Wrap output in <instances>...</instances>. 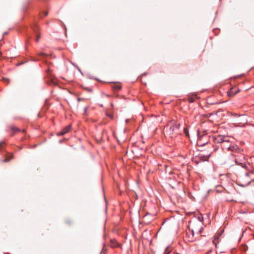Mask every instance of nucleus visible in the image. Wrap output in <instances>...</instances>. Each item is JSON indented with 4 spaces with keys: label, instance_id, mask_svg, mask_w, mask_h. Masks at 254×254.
Returning <instances> with one entry per match:
<instances>
[{
    "label": "nucleus",
    "instance_id": "nucleus-11",
    "mask_svg": "<svg viewBox=\"0 0 254 254\" xmlns=\"http://www.w3.org/2000/svg\"><path fill=\"white\" fill-rule=\"evenodd\" d=\"M221 235V233H219L218 236H216L214 237V240H213V244L217 246L218 243H219V237Z\"/></svg>",
    "mask_w": 254,
    "mask_h": 254
},
{
    "label": "nucleus",
    "instance_id": "nucleus-27",
    "mask_svg": "<svg viewBox=\"0 0 254 254\" xmlns=\"http://www.w3.org/2000/svg\"><path fill=\"white\" fill-rule=\"evenodd\" d=\"M87 90L89 91V92H92V90L91 89H88Z\"/></svg>",
    "mask_w": 254,
    "mask_h": 254
},
{
    "label": "nucleus",
    "instance_id": "nucleus-5",
    "mask_svg": "<svg viewBox=\"0 0 254 254\" xmlns=\"http://www.w3.org/2000/svg\"><path fill=\"white\" fill-rule=\"evenodd\" d=\"M212 139L215 143H229L230 142V138L228 136L224 135H214Z\"/></svg>",
    "mask_w": 254,
    "mask_h": 254
},
{
    "label": "nucleus",
    "instance_id": "nucleus-15",
    "mask_svg": "<svg viewBox=\"0 0 254 254\" xmlns=\"http://www.w3.org/2000/svg\"><path fill=\"white\" fill-rule=\"evenodd\" d=\"M196 215H197V221L196 222H200L202 223L203 218L202 214H201L200 213H197Z\"/></svg>",
    "mask_w": 254,
    "mask_h": 254
},
{
    "label": "nucleus",
    "instance_id": "nucleus-1",
    "mask_svg": "<svg viewBox=\"0 0 254 254\" xmlns=\"http://www.w3.org/2000/svg\"><path fill=\"white\" fill-rule=\"evenodd\" d=\"M243 167L244 168L245 171L239 176L238 182L240 186L245 187L254 180V171L250 165L249 166H243Z\"/></svg>",
    "mask_w": 254,
    "mask_h": 254
},
{
    "label": "nucleus",
    "instance_id": "nucleus-9",
    "mask_svg": "<svg viewBox=\"0 0 254 254\" xmlns=\"http://www.w3.org/2000/svg\"><path fill=\"white\" fill-rule=\"evenodd\" d=\"M238 92V90L235 88H231L227 92V95L229 97H233Z\"/></svg>",
    "mask_w": 254,
    "mask_h": 254
},
{
    "label": "nucleus",
    "instance_id": "nucleus-7",
    "mask_svg": "<svg viewBox=\"0 0 254 254\" xmlns=\"http://www.w3.org/2000/svg\"><path fill=\"white\" fill-rule=\"evenodd\" d=\"M229 149L228 150L231 151L233 152H239L240 151V149L239 148V147L234 144H231L229 146Z\"/></svg>",
    "mask_w": 254,
    "mask_h": 254
},
{
    "label": "nucleus",
    "instance_id": "nucleus-24",
    "mask_svg": "<svg viewBox=\"0 0 254 254\" xmlns=\"http://www.w3.org/2000/svg\"><path fill=\"white\" fill-rule=\"evenodd\" d=\"M44 56H45V54L43 52H41L39 54V56H40V57H43Z\"/></svg>",
    "mask_w": 254,
    "mask_h": 254
},
{
    "label": "nucleus",
    "instance_id": "nucleus-20",
    "mask_svg": "<svg viewBox=\"0 0 254 254\" xmlns=\"http://www.w3.org/2000/svg\"><path fill=\"white\" fill-rule=\"evenodd\" d=\"M184 132L186 136L189 137V129L187 127H185L184 128Z\"/></svg>",
    "mask_w": 254,
    "mask_h": 254
},
{
    "label": "nucleus",
    "instance_id": "nucleus-6",
    "mask_svg": "<svg viewBox=\"0 0 254 254\" xmlns=\"http://www.w3.org/2000/svg\"><path fill=\"white\" fill-rule=\"evenodd\" d=\"M187 238L190 242H193L196 240V237H194V232L191 230L190 228H188V230L186 232Z\"/></svg>",
    "mask_w": 254,
    "mask_h": 254
},
{
    "label": "nucleus",
    "instance_id": "nucleus-4",
    "mask_svg": "<svg viewBox=\"0 0 254 254\" xmlns=\"http://www.w3.org/2000/svg\"><path fill=\"white\" fill-rule=\"evenodd\" d=\"M197 144L198 145L203 146L208 143V136L206 131L203 134H201L200 132L198 130L197 131Z\"/></svg>",
    "mask_w": 254,
    "mask_h": 254
},
{
    "label": "nucleus",
    "instance_id": "nucleus-18",
    "mask_svg": "<svg viewBox=\"0 0 254 254\" xmlns=\"http://www.w3.org/2000/svg\"><path fill=\"white\" fill-rule=\"evenodd\" d=\"M13 158V155L12 154L10 155L9 156H8L5 158V159L3 160V162H8L10 160H11Z\"/></svg>",
    "mask_w": 254,
    "mask_h": 254
},
{
    "label": "nucleus",
    "instance_id": "nucleus-8",
    "mask_svg": "<svg viewBox=\"0 0 254 254\" xmlns=\"http://www.w3.org/2000/svg\"><path fill=\"white\" fill-rule=\"evenodd\" d=\"M71 125H68L67 126L64 127L61 131V132L59 133V134L61 135L65 134V133H67L71 129Z\"/></svg>",
    "mask_w": 254,
    "mask_h": 254
},
{
    "label": "nucleus",
    "instance_id": "nucleus-16",
    "mask_svg": "<svg viewBox=\"0 0 254 254\" xmlns=\"http://www.w3.org/2000/svg\"><path fill=\"white\" fill-rule=\"evenodd\" d=\"M112 88L114 91H118L121 89V86L120 84H115L113 85Z\"/></svg>",
    "mask_w": 254,
    "mask_h": 254
},
{
    "label": "nucleus",
    "instance_id": "nucleus-2",
    "mask_svg": "<svg viewBox=\"0 0 254 254\" xmlns=\"http://www.w3.org/2000/svg\"><path fill=\"white\" fill-rule=\"evenodd\" d=\"M180 127V124L177 123L175 121H171L165 127L164 131L167 135L173 137L174 133L179 129Z\"/></svg>",
    "mask_w": 254,
    "mask_h": 254
},
{
    "label": "nucleus",
    "instance_id": "nucleus-12",
    "mask_svg": "<svg viewBox=\"0 0 254 254\" xmlns=\"http://www.w3.org/2000/svg\"><path fill=\"white\" fill-rule=\"evenodd\" d=\"M231 141L230 140V142L229 143H223L222 144V147L223 148V149L224 150H228L229 147V146L232 144L231 143Z\"/></svg>",
    "mask_w": 254,
    "mask_h": 254
},
{
    "label": "nucleus",
    "instance_id": "nucleus-17",
    "mask_svg": "<svg viewBox=\"0 0 254 254\" xmlns=\"http://www.w3.org/2000/svg\"><path fill=\"white\" fill-rule=\"evenodd\" d=\"M111 246L112 247H116L119 245V244L115 240H112L111 241Z\"/></svg>",
    "mask_w": 254,
    "mask_h": 254
},
{
    "label": "nucleus",
    "instance_id": "nucleus-26",
    "mask_svg": "<svg viewBox=\"0 0 254 254\" xmlns=\"http://www.w3.org/2000/svg\"><path fill=\"white\" fill-rule=\"evenodd\" d=\"M47 15H48V12L47 11L44 12V15L46 16Z\"/></svg>",
    "mask_w": 254,
    "mask_h": 254
},
{
    "label": "nucleus",
    "instance_id": "nucleus-14",
    "mask_svg": "<svg viewBox=\"0 0 254 254\" xmlns=\"http://www.w3.org/2000/svg\"><path fill=\"white\" fill-rule=\"evenodd\" d=\"M46 72L47 73V76H48L49 78H52V77H53L52 72L50 67H48L46 69Z\"/></svg>",
    "mask_w": 254,
    "mask_h": 254
},
{
    "label": "nucleus",
    "instance_id": "nucleus-21",
    "mask_svg": "<svg viewBox=\"0 0 254 254\" xmlns=\"http://www.w3.org/2000/svg\"><path fill=\"white\" fill-rule=\"evenodd\" d=\"M171 252V251L169 249V247H167L164 252V254H169Z\"/></svg>",
    "mask_w": 254,
    "mask_h": 254
},
{
    "label": "nucleus",
    "instance_id": "nucleus-3",
    "mask_svg": "<svg viewBox=\"0 0 254 254\" xmlns=\"http://www.w3.org/2000/svg\"><path fill=\"white\" fill-rule=\"evenodd\" d=\"M202 225L203 223L200 222L190 221L189 228L194 232H195L196 234H200L203 230Z\"/></svg>",
    "mask_w": 254,
    "mask_h": 254
},
{
    "label": "nucleus",
    "instance_id": "nucleus-19",
    "mask_svg": "<svg viewBox=\"0 0 254 254\" xmlns=\"http://www.w3.org/2000/svg\"><path fill=\"white\" fill-rule=\"evenodd\" d=\"M10 129L14 132H19L20 130L16 127L11 126Z\"/></svg>",
    "mask_w": 254,
    "mask_h": 254
},
{
    "label": "nucleus",
    "instance_id": "nucleus-10",
    "mask_svg": "<svg viewBox=\"0 0 254 254\" xmlns=\"http://www.w3.org/2000/svg\"><path fill=\"white\" fill-rule=\"evenodd\" d=\"M34 27V24L33 23V31H34L35 32V34H36L35 41L36 42H38L40 38V34L39 33V32L38 31V28L36 27L35 28L36 29H35Z\"/></svg>",
    "mask_w": 254,
    "mask_h": 254
},
{
    "label": "nucleus",
    "instance_id": "nucleus-23",
    "mask_svg": "<svg viewBox=\"0 0 254 254\" xmlns=\"http://www.w3.org/2000/svg\"><path fill=\"white\" fill-rule=\"evenodd\" d=\"M88 109V107H86L84 108V115H86V112H87V111Z\"/></svg>",
    "mask_w": 254,
    "mask_h": 254
},
{
    "label": "nucleus",
    "instance_id": "nucleus-22",
    "mask_svg": "<svg viewBox=\"0 0 254 254\" xmlns=\"http://www.w3.org/2000/svg\"><path fill=\"white\" fill-rule=\"evenodd\" d=\"M235 161L236 164H243V163L239 162L238 160V159L237 158H235Z\"/></svg>",
    "mask_w": 254,
    "mask_h": 254
},
{
    "label": "nucleus",
    "instance_id": "nucleus-25",
    "mask_svg": "<svg viewBox=\"0 0 254 254\" xmlns=\"http://www.w3.org/2000/svg\"><path fill=\"white\" fill-rule=\"evenodd\" d=\"M3 80L5 82H6L7 83H9V79H7V78H3Z\"/></svg>",
    "mask_w": 254,
    "mask_h": 254
},
{
    "label": "nucleus",
    "instance_id": "nucleus-13",
    "mask_svg": "<svg viewBox=\"0 0 254 254\" xmlns=\"http://www.w3.org/2000/svg\"><path fill=\"white\" fill-rule=\"evenodd\" d=\"M197 98L196 95H192L191 97H189L188 99L189 102L191 103L194 102L195 100Z\"/></svg>",
    "mask_w": 254,
    "mask_h": 254
},
{
    "label": "nucleus",
    "instance_id": "nucleus-28",
    "mask_svg": "<svg viewBox=\"0 0 254 254\" xmlns=\"http://www.w3.org/2000/svg\"><path fill=\"white\" fill-rule=\"evenodd\" d=\"M78 101H81L80 98H78Z\"/></svg>",
    "mask_w": 254,
    "mask_h": 254
}]
</instances>
